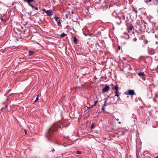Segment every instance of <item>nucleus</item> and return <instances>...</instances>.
Returning <instances> with one entry per match:
<instances>
[{
	"instance_id": "obj_1",
	"label": "nucleus",
	"mask_w": 158,
	"mask_h": 158,
	"mask_svg": "<svg viewBox=\"0 0 158 158\" xmlns=\"http://www.w3.org/2000/svg\"><path fill=\"white\" fill-rule=\"evenodd\" d=\"M60 125L58 123H55L53 124L48 130L46 136L49 140H51L52 139V137L54 134V132L57 130L61 128Z\"/></svg>"
},
{
	"instance_id": "obj_2",
	"label": "nucleus",
	"mask_w": 158,
	"mask_h": 158,
	"mask_svg": "<svg viewBox=\"0 0 158 158\" xmlns=\"http://www.w3.org/2000/svg\"><path fill=\"white\" fill-rule=\"evenodd\" d=\"M138 36L139 38V39L138 40L139 46L141 47H144L145 45L147 44L148 42V41L143 40V39L144 37L143 35H141L140 34H138Z\"/></svg>"
},
{
	"instance_id": "obj_3",
	"label": "nucleus",
	"mask_w": 158,
	"mask_h": 158,
	"mask_svg": "<svg viewBox=\"0 0 158 158\" xmlns=\"http://www.w3.org/2000/svg\"><path fill=\"white\" fill-rule=\"evenodd\" d=\"M112 88L114 90V93L115 94V95L114 97L111 98L110 99L112 100H110V103H111L114 104H117V102L116 101H113L112 100H114V97H119V94H120L121 93H119L118 91V87L117 84L113 86Z\"/></svg>"
},
{
	"instance_id": "obj_4",
	"label": "nucleus",
	"mask_w": 158,
	"mask_h": 158,
	"mask_svg": "<svg viewBox=\"0 0 158 158\" xmlns=\"http://www.w3.org/2000/svg\"><path fill=\"white\" fill-rule=\"evenodd\" d=\"M149 2L150 3L148 4L149 6L152 7L155 6L158 7V0H152Z\"/></svg>"
},
{
	"instance_id": "obj_5",
	"label": "nucleus",
	"mask_w": 158,
	"mask_h": 158,
	"mask_svg": "<svg viewBox=\"0 0 158 158\" xmlns=\"http://www.w3.org/2000/svg\"><path fill=\"white\" fill-rule=\"evenodd\" d=\"M126 26H127V30L128 32L131 35V33H132L134 34V32H132V29H133V26L132 24H130L129 26H127V23L126 24Z\"/></svg>"
},
{
	"instance_id": "obj_6",
	"label": "nucleus",
	"mask_w": 158,
	"mask_h": 158,
	"mask_svg": "<svg viewBox=\"0 0 158 158\" xmlns=\"http://www.w3.org/2000/svg\"><path fill=\"white\" fill-rule=\"evenodd\" d=\"M125 94L127 95H129L131 96H132L135 94V93L134 90L133 89L128 90L127 92H125Z\"/></svg>"
},
{
	"instance_id": "obj_7",
	"label": "nucleus",
	"mask_w": 158,
	"mask_h": 158,
	"mask_svg": "<svg viewBox=\"0 0 158 158\" xmlns=\"http://www.w3.org/2000/svg\"><path fill=\"white\" fill-rule=\"evenodd\" d=\"M138 75L142 77V79L145 80L146 79L145 76L146 75H145L144 73L143 72H139L138 73Z\"/></svg>"
},
{
	"instance_id": "obj_8",
	"label": "nucleus",
	"mask_w": 158,
	"mask_h": 158,
	"mask_svg": "<svg viewBox=\"0 0 158 158\" xmlns=\"http://www.w3.org/2000/svg\"><path fill=\"white\" fill-rule=\"evenodd\" d=\"M110 89V87L107 85H106L105 87L102 89V93L107 92Z\"/></svg>"
},
{
	"instance_id": "obj_9",
	"label": "nucleus",
	"mask_w": 158,
	"mask_h": 158,
	"mask_svg": "<svg viewBox=\"0 0 158 158\" xmlns=\"http://www.w3.org/2000/svg\"><path fill=\"white\" fill-rule=\"evenodd\" d=\"M119 130L118 131L119 132H121L120 134L121 135H123L125 133V132L127 131V130L124 128H118Z\"/></svg>"
},
{
	"instance_id": "obj_10",
	"label": "nucleus",
	"mask_w": 158,
	"mask_h": 158,
	"mask_svg": "<svg viewBox=\"0 0 158 158\" xmlns=\"http://www.w3.org/2000/svg\"><path fill=\"white\" fill-rule=\"evenodd\" d=\"M0 15V19L1 20L2 22L3 23L6 22V21L7 20V18H6L5 17V15L4 14L2 16L1 15Z\"/></svg>"
},
{
	"instance_id": "obj_11",
	"label": "nucleus",
	"mask_w": 158,
	"mask_h": 158,
	"mask_svg": "<svg viewBox=\"0 0 158 158\" xmlns=\"http://www.w3.org/2000/svg\"><path fill=\"white\" fill-rule=\"evenodd\" d=\"M46 13L47 15L49 16H51L53 14V11L51 10H47Z\"/></svg>"
},
{
	"instance_id": "obj_12",
	"label": "nucleus",
	"mask_w": 158,
	"mask_h": 158,
	"mask_svg": "<svg viewBox=\"0 0 158 158\" xmlns=\"http://www.w3.org/2000/svg\"><path fill=\"white\" fill-rule=\"evenodd\" d=\"M54 19L56 22H57V23L58 25H59L61 24V23L60 22V20L59 19L60 18L58 17H56V15H54Z\"/></svg>"
},
{
	"instance_id": "obj_13",
	"label": "nucleus",
	"mask_w": 158,
	"mask_h": 158,
	"mask_svg": "<svg viewBox=\"0 0 158 158\" xmlns=\"http://www.w3.org/2000/svg\"><path fill=\"white\" fill-rule=\"evenodd\" d=\"M98 101V100H97L96 101H94V104L93 105H92L91 106H90V107H88V106H86V107L87 108V110H88L89 108H92L94 106H95Z\"/></svg>"
},
{
	"instance_id": "obj_14",
	"label": "nucleus",
	"mask_w": 158,
	"mask_h": 158,
	"mask_svg": "<svg viewBox=\"0 0 158 158\" xmlns=\"http://www.w3.org/2000/svg\"><path fill=\"white\" fill-rule=\"evenodd\" d=\"M144 23V25L143 24V23H142V24L143 25V26H141V27H139V30H143V29H144L146 28V25H145V24H146V23H145V22H143Z\"/></svg>"
},
{
	"instance_id": "obj_15",
	"label": "nucleus",
	"mask_w": 158,
	"mask_h": 158,
	"mask_svg": "<svg viewBox=\"0 0 158 158\" xmlns=\"http://www.w3.org/2000/svg\"><path fill=\"white\" fill-rule=\"evenodd\" d=\"M115 23L118 25H120L121 23V19H120L118 17V19H116V20L115 21Z\"/></svg>"
},
{
	"instance_id": "obj_16",
	"label": "nucleus",
	"mask_w": 158,
	"mask_h": 158,
	"mask_svg": "<svg viewBox=\"0 0 158 158\" xmlns=\"http://www.w3.org/2000/svg\"><path fill=\"white\" fill-rule=\"evenodd\" d=\"M24 2H27L28 4H29L31 3L34 0H24Z\"/></svg>"
},
{
	"instance_id": "obj_17",
	"label": "nucleus",
	"mask_w": 158,
	"mask_h": 158,
	"mask_svg": "<svg viewBox=\"0 0 158 158\" xmlns=\"http://www.w3.org/2000/svg\"><path fill=\"white\" fill-rule=\"evenodd\" d=\"M77 40L76 36L73 37V42L74 43L77 44Z\"/></svg>"
},
{
	"instance_id": "obj_18",
	"label": "nucleus",
	"mask_w": 158,
	"mask_h": 158,
	"mask_svg": "<svg viewBox=\"0 0 158 158\" xmlns=\"http://www.w3.org/2000/svg\"><path fill=\"white\" fill-rule=\"evenodd\" d=\"M29 56H31L32 55L35 54V52L33 51H32L30 50L29 51Z\"/></svg>"
},
{
	"instance_id": "obj_19",
	"label": "nucleus",
	"mask_w": 158,
	"mask_h": 158,
	"mask_svg": "<svg viewBox=\"0 0 158 158\" xmlns=\"http://www.w3.org/2000/svg\"><path fill=\"white\" fill-rule=\"evenodd\" d=\"M59 35L60 36L61 38H63V37H65L66 35L65 33H64L63 32L60 35Z\"/></svg>"
},
{
	"instance_id": "obj_20",
	"label": "nucleus",
	"mask_w": 158,
	"mask_h": 158,
	"mask_svg": "<svg viewBox=\"0 0 158 158\" xmlns=\"http://www.w3.org/2000/svg\"><path fill=\"white\" fill-rule=\"evenodd\" d=\"M121 49V48L120 46L119 45H118V49L116 51V52H119L120 51Z\"/></svg>"
},
{
	"instance_id": "obj_21",
	"label": "nucleus",
	"mask_w": 158,
	"mask_h": 158,
	"mask_svg": "<svg viewBox=\"0 0 158 158\" xmlns=\"http://www.w3.org/2000/svg\"><path fill=\"white\" fill-rule=\"evenodd\" d=\"M152 19H153V18L152 17H151L149 18L148 20L150 23H151L152 24H153L154 23V22H153L152 20Z\"/></svg>"
},
{
	"instance_id": "obj_22",
	"label": "nucleus",
	"mask_w": 158,
	"mask_h": 158,
	"mask_svg": "<svg viewBox=\"0 0 158 158\" xmlns=\"http://www.w3.org/2000/svg\"><path fill=\"white\" fill-rule=\"evenodd\" d=\"M150 54L153 55L155 53V51L153 49H151L150 52Z\"/></svg>"
},
{
	"instance_id": "obj_23",
	"label": "nucleus",
	"mask_w": 158,
	"mask_h": 158,
	"mask_svg": "<svg viewBox=\"0 0 158 158\" xmlns=\"http://www.w3.org/2000/svg\"><path fill=\"white\" fill-rule=\"evenodd\" d=\"M106 100H105L104 102V104L103 105L104 106H108L109 105V103H106Z\"/></svg>"
},
{
	"instance_id": "obj_24",
	"label": "nucleus",
	"mask_w": 158,
	"mask_h": 158,
	"mask_svg": "<svg viewBox=\"0 0 158 158\" xmlns=\"http://www.w3.org/2000/svg\"><path fill=\"white\" fill-rule=\"evenodd\" d=\"M123 34L126 35V37L127 38H128L129 37V35L128 34L127 32H124L123 33Z\"/></svg>"
},
{
	"instance_id": "obj_25",
	"label": "nucleus",
	"mask_w": 158,
	"mask_h": 158,
	"mask_svg": "<svg viewBox=\"0 0 158 158\" xmlns=\"http://www.w3.org/2000/svg\"><path fill=\"white\" fill-rule=\"evenodd\" d=\"M38 99H39V95H37L36 98L35 99V100L33 101V102H36V101H37V100H38Z\"/></svg>"
},
{
	"instance_id": "obj_26",
	"label": "nucleus",
	"mask_w": 158,
	"mask_h": 158,
	"mask_svg": "<svg viewBox=\"0 0 158 158\" xmlns=\"http://www.w3.org/2000/svg\"><path fill=\"white\" fill-rule=\"evenodd\" d=\"M82 152L80 151H77L76 152V153L78 154H81Z\"/></svg>"
},
{
	"instance_id": "obj_27",
	"label": "nucleus",
	"mask_w": 158,
	"mask_h": 158,
	"mask_svg": "<svg viewBox=\"0 0 158 158\" xmlns=\"http://www.w3.org/2000/svg\"><path fill=\"white\" fill-rule=\"evenodd\" d=\"M28 5L29 6H31L32 9H34V7H35V6L33 5H32V4L30 3L29 4H28Z\"/></svg>"
},
{
	"instance_id": "obj_28",
	"label": "nucleus",
	"mask_w": 158,
	"mask_h": 158,
	"mask_svg": "<svg viewBox=\"0 0 158 158\" xmlns=\"http://www.w3.org/2000/svg\"><path fill=\"white\" fill-rule=\"evenodd\" d=\"M94 127V123H93L91 126V129H93Z\"/></svg>"
},
{
	"instance_id": "obj_29",
	"label": "nucleus",
	"mask_w": 158,
	"mask_h": 158,
	"mask_svg": "<svg viewBox=\"0 0 158 158\" xmlns=\"http://www.w3.org/2000/svg\"><path fill=\"white\" fill-rule=\"evenodd\" d=\"M155 98L157 99L158 98V96L157 95V94L156 93H155Z\"/></svg>"
},
{
	"instance_id": "obj_30",
	"label": "nucleus",
	"mask_w": 158,
	"mask_h": 158,
	"mask_svg": "<svg viewBox=\"0 0 158 158\" xmlns=\"http://www.w3.org/2000/svg\"><path fill=\"white\" fill-rule=\"evenodd\" d=\"M153 100L155 102L157 101V99L155 98V97L153 98Z\"/></svg>"
},
{
	"instance_id": "obj_31",
	"label": "nucleus",
	"mask_w": 158,
	"mask_h": 158,
	"mask_svg": "<svg viewBox=\"0 0 158 158\" xmlns=\"http://www.w3.org/2000/svg\"><path fill=\"white\" fill-rule=\"evenodd\" d=\"M117 97L118 98L117 99V100L118 102H119V101L121 100V99H120V97L119 96V97Z\"/></svg>"
},
{
	"instance_id": "obj_32",
	"label": "nucleus",
	"mask_w": 158,
	"mask_h": 158,
	"mask_svg": "<svg viewBox=\"0 0 158 158\" xmlns=\"http://www.w3.org/2000/svg\"><path fill=\"white\" fill-rule=\"evenodd\" d=\"M138 41V40H137V39L136 38H135L134 39V41H135V42H136V41Z\"/></svg>"
},
{
	"instance_id": "obj_33",
	"label": "nucleus",
	"mask_w": 158,
	"mask_h": 158,
	"mask_svg": "<svg viewBox=\"0 0 158 158\" xmlns=\"http://www.w3.org/2000/svg\"><path fill=\"white\" fill-rule=\"evenodd\" d=\"M102 110L103 111H105V108L104 107V106H103V107H102Z\"/></svg>"
},
{
	"instance_id": "obj_34",
	"label": "nucleus",
	"mask_w": 158,
	"mask_h": 158,
	"mask_svg": "<svg viewBox=\"0 0 158 158\" xmlns=\"http://www.w3.org/2000/svg\"><path fill=\"white\" fill-rule=\"evenodd\" d=\"M35 9V10H38V8L37 7H35H35H34V9Z\"/></svg>"
},
{
	"instance_id": "obj_35",
	"label": "nucleus",
	"mask_w": 158,
	"mask_h": 158,
	"mask_svg": "<svg viewBox=\"0 0 158 158\" xmlns=\"http://www.w3.org/2000/svg\"><path fill=\"white\" fill-rule=\"evenodd\" d=\"M24 131L25 134H27V130L26 129H24Z\"/></svg>"
},
{
	"instance_id": "obj_36",
	"label": "nucleus",
	"mask_w": 158,
	"mask_h": 158,
	"mask_svg": "<svg viewBox=\"0 0 158 158\" xmlns=\"http://www.w3.org/2000/svg\"><path fill=\"white\" fill-rule=\"evenodd\" d=\"M43 11L44 12H45L46 13V11H47V10H46V9L45 8H44L43 9Z\"/></svg>"
},
{
	"instance_id": "obj_37",
	"label": "nucleus",
	"mask_w": 158,
	"mask_h": 158,
	"mask_svg": "<svg viewBox=\"0 0 158 158\" xmlns=\"http://www.w3.org/2000/svg\"><path fill=\"white\" fill-rule=\"evenodd\" d=\"M110 97V96H108L107 98L105 100H106V101H107V100L108 98H109Z\"/></svg>"
},
{
	"instance_id": "obj_38",
	"label": "nucleus",
	"mask_w": 158,
	"mask_h": 158,
	"mask_svg": "<svg viewBox=\"0 0 158 158\" xmlns=\"http://www.w3.org/2000/svg\"><path fill=\"white\" fill-rule=\"evenodd\" d=\"M155 44H156V45H158V41H156V43H155Z\"/></svg>"
},
{
	"instance_id": "obj_39",
	"label": "nucleus",
	"mask_w": 158,
	"mask_h": 158,
	"mask_svg": "<svg viewBox=\"0 0 158 158\" xmlns=\"http://www.w3.org/2000/svg\"><path fill=\"white\" fill-rule=\"evenodd\" d=\"M157 72L158 73V66H157V68L156 69Z\"/></svg>"
},
{
	"instance_id": "obj_40",
	"label": "nucleus",
	"mask_w": 158,
	"mask_h": 158,
	"mask_svg": "<svg viewBox=\"0 0 158 158\" xmlns=\"http://www.w3.org/2000/svg\"><path fill=\"white\" fill-rule=\"evenodd\" d=\"M65 16H66V18H68V15H66Z\"/></svg>"
},
{
	"instance_id": "obj_41",
	"label": "nucleus",
	"mask_w": 158,
	"mask_h": 158,
	"mask_svg": "<svg viewBox=\"0 0 158 158\" xmlns=\"http://www.w3.org/2000/svg\"><path fill=\"white\" fill-rule=\"evenodd\" d=\"M155 37L156 38H157V35L156 34H155Z\"/></svg>"
},
{
	"instance_id": "obj_42",
	"label": "nucleus",
	"mask_w": 158,
	"mask_h": 158,
	"mask_svg": "<svg viewBox=\"0 0 158 158\" xmlns=\"http://www.w3.org/2000/svg\"><path fill=\"white\" fill-rule=\"evenodd\" d=\"M118 123L119 124H120V123H121V122H120V121H119V122H118Z\"/></svg>"
},
{
	"instance_id": "obj_43",
	"label": "nucleus",
	"mask_w": 158,
	"mask_h": 158,
	"mask_svg": "<svg viewBox=\"0 0 158 158\" xmlns=\"http://www.w3.org/2000/svg\"><path fill=\"white\" fill-rule=\"evenodd\" d=\"M116 120H117V121H118V119L117 118V119Z\"/></svg>"
},
{
	"instance_id": "obj_44",
	"label": "nucleus",
	"mask_w": 158,
	"mask_h": 158,
	"mask_svg": "<svg viewBox=\"0 0 158 158\" xmlns=\"http://www.w3.org/2000/svg\"><path fill=\"white\" fill-rule=\"evenodd\" d=\"M21 28H22V29H23V27H21Z\"/></svg>"
},
{
	"instance_id": "obj_45",
	"label": "nucleus",
	"mask_w": 158,
	"mask_h": 158,
	"mask_svg": "<svg viewBox=\"0 0 158 158\" xmlns=\"http://www.w3.org/2000/svg\"><path fill=\"white\" fill-rule=\"evenodd\" d=\"M72 14L73 13V11H72Z\"/></svg>"
},
{
	"instance_id": "obj_46",
	"label": "nucleus",
	"mask_w": 158,
	"mask_h": 158,
	"mask_svg": "<svg viewBox=\"0 0 158 158\" xmlns=\"http://www.w3.org/2000/svg\"><path fill=\"white\" fill-rule=\"evenodd\" d=\"M24 32H25V30H24Z\"/></svg>"
},
{
	"instance_id": "obj_47",
	"label": "nucleus",
	"mask_w": 158,
	"mask_h": 158,
	"mask_svg": "<svg viewBox=\"0 0 158 158\" xmlns=\"http://www.w3.org/2000/svg\"><path fill=\"white\" fill-rule=\"evenodd\" d=\"M7 106L6 105V106H5V107H6Z\"/></svg>"
},
{
	"instance_id": "obj_48",
	"label": "nucleus",
	"mask_w": 158,
	"mask_h": 158,
	"mask_svg": "<svg viewBox=\"0 0 158 158\" xmlns=\"http://www.w3.org/2000/svg\"><path fill=\"white\" fill-rule=\"evenodd\" d=\"M122 50H121V52H122Z\"/></svg>"
},
{
	"instance_id": "obj_49",
	"label": "nucleus",
	"mask_w": 158,
	"mask_h": 158,
	"mask_svg": "<svg viewBox=\"0 0 158 158\" xmlns=\"http://www.w3.org/2000/svg\"><path fill=\"white\" fill-rule=\"evenodd\" d=\"M157 48H158V46L157 47Z\"/></svg>"
}]
</instances>
